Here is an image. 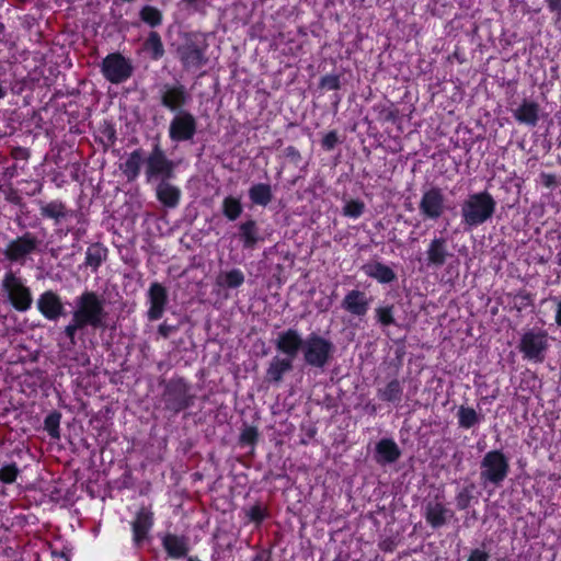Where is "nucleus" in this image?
I'll list each match as a JSON object with an SVG mask.
<instances>
[{"instance_id": "5701e85b", "label": "nucleus", "mask_w": 561, "mask_h": 561, "mask_svg": "<svg viewBox=\"0 0 561 561\" xmlns=\"http://www.w3.org/2000/svg\"><path fill=\"white\" fill-rule=\"evenodd\" d=\"M364 273L377 279L379 283H390L394 279L393 271L379 262L369 263L363 266Z\"/></svg>"}, {"instance_id": "c03bdc74", "label": "nucleus", "mask_w": 561, "mask_h": 561, "mask_svg": "<svg viewBox=\"0 0 561 561\" xmlns=\"http://www.w3.org/2000/svg\"><path fill=\"white\" fill-rule=\"evenodd\" d=\"M257 432L254 427H245L241 433V442L253 444L256 439Z\"/></svg>"}, {"instance_id": "37998d69", "label": "nucleus", "mask_w": 561, "mask_h": 561, "mask_svg": "<svg viewBox=\"0 0 561 561\" xmlns=\"http://www.w3.org/2000/svg\"><path fill=\"white\" fill-rule=\"evenodd\" d=\"M339 141V138H337V134L335 131H330L328 133L323 139H322V146L323 148H325L327 150H331L335 147V145L337 144Z\"/></svg>"}, {"instance_id": "9d476101", "label": "nucleus", "mask_w": 561, "mask_h": 561, "mask_svg": "<svg viewBox=\"0 0 561 561\" xmlns=\"http://www.w3.org/2000/svg\"><path fill=\"white\" fill-rule=\"evenodd\" d=\"M421 213L431 219H437L445 210V198L443 192L437 187H432L424 192L420 202Z\"/></svg>"}, {"instance_id": "a211bd4d", "label": "nucleus", "mask_w": 561, "mask_h": 561, "mask_svg": "<svg viewBox=\"0 0 561 561\" xmlns=\"http://www.w3.org/2000/svg\"><path fill=\"white\" fill-rule=\"evenodd\" d=\"M400 455L401 451L392 439L383 438L376 445V461L380 465L392 463Z\"/></svg>"}, {"instance_id": "09e8293b", "label": "nucleus", "mask_w": 561, "mask_h": 561, "mask_svg": "<svg viewBox=\"0 0 561 561\" xmlns=\"http://www.w3.org/2000/svg\"><path fill=\"white\" fill-rule=\"evenodd\" d=\"M541 178H542L543 184L546 186H551L552 184H554L556 179H554L553 175H551V174H542Z\"/></svg>"}, {"instance_id": "c85d7f7f", "label": "nucleus", "mask_w": 561, "mask_h": 561, "mask_svg": "<svg viewBox=\"0 0 561 561\" xmlns=\"http://www.w3.org/2000/svg\"><path fill=\"white\" fill-rule=\"evenodd\" d=\"M458 423L461 427L470 428L481 421L474 409L461 405L458 410Z\"/></svg>"}, {"instance_id": "f3484780", "label": "nucleus", "mask_w": 561, "mask_h": 561, "mask_svg": "<svg viewBox=\"0 0 561 561\" xmlns=\"http://www.w3.org/2000/svg\"><path fill=\"white\" fill-rule=\"evenodd\" d=\"M180 58L187 69H198L205 62L204 50L194 43H187L179 49Z\"/></svg>"}, {"instance_id": "6e6552de", "label": "nucleus", "mask_w": 561, "mask_h": 561, "mask_svg": "<svg viewBox=\"0 0 561 561\" xmlns=\"http://www.w3.org/2000/svg\"><path fill=\"white\" fill-rule=\"evenodd\" d=\"M146 175L147 180L152 179H169L172 176L174 164L167 159L163 151L157 146L150 156L146 159Z\"/></svg>"}, {"instance_id": "7c9ffc66", "label": "nucleus", "mask_w": 561, "mask_h": 561, "mask_svg": "<svg viewBox=\"0 0 561 561\" xmlns=\"http://www.w3.org/2000/svg\"><path fill=\"white\" fill-rule=\"evenodd\" d=\"M401 394L402 388L398 380H392L385 388L378 390L379 398L385 401H399Z\"/></svg>"}, {"instance_id": "4be33fe9", "label": "nucleus", "mask_w": 561, "mask_h": 561, "mask_svg": "<svg viewBox=\"0 0 561 561\" xmlns=\"http://www.w3.org/2000/svg\"><path fill=\"white\" fill-rule=\"evenodd\" d=\"M450 515V511L439 502H430L426 506V520L433 527L444 525Z\"/></svg>"}, {"instance_id": "e433bc0d", "label": "nucleus", "mask_w": 561, "mask_h": 561, "mask_svg": "<svg viewBox=\"0 0 561 561\" xmlns=\"http://www.w3.org/2000/svg\"><path fill=\"white\" fill-rule=\"evenodd\" d=\"M42 214L48 218L59 219L65 216V207L59 202H51L42 207Z\"/></svg>"}, {"instance_id": "2f4dec72", "label": "nucleus", "mask_w": 561, "mask_h": 561, "mask_svg": "<svg viewBox=\"0 0 561 561\" xmlns=\"http://www.w3.org/2000/svg\"><path fill=\"white\" fill-rule=\"evenodd\" d=\"M145 50L153 58L159 59L163 55V45L160 36L156 32H151L145 43Z\"/></svg>"}, {"instance_id": "393cba45", "label": "nucleus", "mask_w": 561, "mask_h": 561, "mask_svg": "<svg viewBox=\"0 0 561 561\" xmlns=\"http://www.w3.org/2000/svg\"><path fill=\"white\" fill-rule=\"evenodd\" d=\"M180 196V190L168 182L163 181L157 187V197L167 207H175L179 204Z\"/></svg>"}, {"instance_id": "aec40b11", "label": "nucleus", "mask_w": 561, "mask_h": 561, "mask_svg": "<svg viewBox=\"0 0 561 561\" xmlns=\"http://www.w3.org/2000/svg\"><path fill=\"white\" fill-rule=\"evenodd\" d=\"M151 526L152 514L145 508L140 510L133 523L134 541L136 545H139L146 538Z\"/></svg>"}, {"instance_id": "49530a36", "label": "nucleus", "mask_w": 561, "mask_h": 561, "mask_svg": "<svg viewBox=\"0 0 561 561\" xmlns=\"http://www.w3.org/2000/svg\"><path fill=\"white\" fill-rule=\"evenodd\" d=\"M250 518L255 522H261L264 518V512L260 506H254L250 510Z\"/></svg>"}, {"instance_id": "a19ab883", "label": "nucleus", "mask_w": 561, "mask_h": 561, "mask_svg": "<svg viewBox=\"0 0 561 561\" xmlns=\"http://www.w3.org/2000/svg\"><path fill=\"white\" fill-rule=\"evenodd\" d=\"M102 261L101 250L89 249L87 253V264L92 267H98Z\"/></svg>"}, {"instance_id": "2eb2a0df", "label": "nucleus", "mask_w": 561, "mask_h": 561, "mask_svg": "<svg viewBox=\"0 0 561 561\" xmlns=\"http://www.w3.org/2000/svg\"><path fill=\"white\" fill-rule=\"evenodd\" d=\"M370 299L359 290H351L343 299L342 307L350 313L363 317L367 313Z\"/></svg>"}, {"instance_id": "423d86ee", "label": "nucleus", "mask_w": 561, "mask_h": 561, "mask_svg": "<svg viewBox=\"0 0 561 561\" xmlns=\"http://www.w3.org/2000/svg\"><path fill=\"white\" fill-rule=\"evenodd\" d=\"M548 348V335L540 330H529L520 339L519 350L524 358L535 363H541L545 359V353Z\"/></svg>"}, {"instance_id": "f8f14e48", "label": "nucleus", "mask_w": 561, "mask_h": 561, "mask_svg": "<svg viewBox=\"0 0 561 561\" xmlns=\"http://www.w3.org/2000/svg\"><path fill=\"white\" fill-rule=\"evenodd\" d=\"M304 342L305 340L301 339L298 331L289 329L278 334L276 347L286 354L288 356L287 358L293 359L297 355L298 351L300 348L302 350Z\"/></svg>"}, {"instance_id": "ddd939ff", "label": "nucleus", "mask_w": 561, "mask_h": 561, "mask_svg": "<svg viewBox=\"0 0 561 561\" xmlns=\"http://www.w3.org/2000/svg\"><path fill=\"white\" fill-rule=\"evenodd\" d=\"M37 308L48 320L58 319L64 310L59 296L51 290L45 291L39 296L37 300Z\"/></svg>"}, {"instance_id": "f704fd0d", "label": "nucleus", "mask_w": 561, "mask_h": 561, "mask_svg": "<svg viewBox=\"0 0 561 561\" xmlns=\"http://www.w3.org/2000/svg\"><path fill=\"white\" fill-rule=\"evenodd\" d=\"M365 210V204L358 199L347 201L343 207V214L350 218H358Z\"/></svg>"}, {"instance_id": "4c0bfd02", "label": "nucleus", "mask_w": 561, "mask_h": 561, "mask_svg": "<svg viewBox=\"0 0 561 561\" xmlns=\"http://www.w3.org/2000/svg\"><path fill=\"white\" fill-rule=\"evenodd\" d=\"M59 423L60 415L58 413H51L45 419V430L51 438H59Z\"/></svg>"}, {"instance_id": "f03ea898", "label": "nucleus", "mask_w": 561, "mask_h": 561, "mask_svg": "<svg viewBox=\"0 0 561 561\" xmlns=\"http://www.w3.org/2000/svg\"><path fill=\"white\" fill-rule=\"evenodd\" d=\"M495 205V201L486 192L469 195L461 206L463 224L469 227L484 224L492 217Z\"/></svg>"}, {"instance_id": "bb28decb", "label": "nucleus", "mask_w": 561, "mask_h": 561, "mask_svg": "<svg viewBox=\"0 0 561 561\" xmlns=\"http://www.w3.org/2000/svg\"><path fill=\"white\" fill-rule=\"evenodd\" d=\"M244 283V274L238 268L222 272L217 277V284L226 288H238Z\"/></svg>"}, {"instance_id": "3c124183", "label": "nucleus", "mask_w": 561, "mask_h": 561, "mask_svg": "<svg viewBox=\"0 0 561 561\" xmlns=\"http://www.w3.org/2000/svg\"><path fill=\"white\" fill-rule=\"evenodd\" d=\"M556 322H557L558 325L561 327V301L558 304L557 314H556Z\"/></svg>"}, {"instance_id": "f257e3e1", "label": "nucleus", "mask_w": 561, "mask_h": 561, "mask_svg": "<svg viewBox=\"0 0 561 561\" xmlns=\"http://www.w3.org/2000/svg\"><path fill=\"white\" fill-rule=\"evenodd\" d=\"M105 316L104 301L95 293L85 291L76 298L72 321L65 328V333L75 344L78 330L85 327H103Z\"/></svg>"}, {"instance_id": "58836bf2", "label": "nucleus", "mask_w": 561, "mask_h": 561, "mask_svg": "<svg viewBox=\"0 0 561 561\" xmlns=\"http://www.w3.org/2000/svg\"><path fill=\"white\" fill-rule=\"evenodd\" d=\"M19 474V469L15 465H7L0 469V480L3 483H12Z\"/></svg>"}, {"instance_id": "1a4fd4ad", "label": "nucleus", "mask_w": 561, "mask_h": 561, "mask_svg": "<svg viewBox=\"0 0 561 561\" xmlns=\"http://www.w3.org/2000/svg\"><path fill=\"white\" fill-rule=\"evenodd\" d=\"M195 131L196 121L188 112H179L170 123L169 135L173 141L190 140Z\"/></svg>"}, {"instance_id": "79ce46f5", "label": "nucleus", "mask_w": 561, "mask_h": 561, "mask_svg": "<svg viewBox=\"0 0 561 561\" xmlns=\"http://www.w3.org/2000/svg\"><path fill=\"white\" fill-rule=\"evenodd\" d=\"M321 87L328 90H337L340 88V79L337 76H325L321 79Z\"/></svg>"}, {"instance_id": "0eeeda50", "label": "nucleus", "mask_w": 561, "mask_h": 561, "mask_svg": "<svg viewBox=\"0 0 561 561\" xmlns=\"http://www.w3.org/2000/svg\"><path fill=\"white\" fill-rule=\"evenodd\" d=\"M131 72L130 62L119 54H111L102 62V73L111 83L118 84L126 81Z\"/></svg>"}, {"instance_id": "6ab92c4d", "label": "nucleus", "mask_w": 561, "mask_h": 561, "mask_svg": "<svg viewBox=\"0 0 561 561\" xmlns=\"http://www.w3.org/2000/svg\"><path fill=\"white\" fill-rule=\"evenodd\" d=\"M186 100L187 95L182 85L165 87L161 95L162 104L171 111L180 108Z\"/></svg>"}, {"instance_id": "603ef678", "label": "nucleus", "mask_w": 561, "mask_h": 561, "mask_svg": "<svg viewBox=\"0 0 561 561\" xmlns=\"http://www.w3.org/2000/svg\"><path fill=\"white\" fill-rule=\"evenodd\" d=\"M190 3H197L199 0H186Z\"/></svg>"}, {"instance_id": "c9c22d12", "label": "nucleus", "mask_w": 561, "mask_h": 561, "mask_svg": "<svg viewBox=\"0 0 561 561\" xmlns=\"http://www.w3.org/2000/svg\"><path fill=\"white\" fill-rule=\"evenodd\" d=\"M141 20L150 26H156L161 23V13L158 9L147 5L140 12Z\"/></svg>"}, {"instance_id": "412c9836", "label": "nucleus", "mask_w": 561, "mask_h": 561, "mask_svg": "<svg viewBox=\"0 0 561 561\" xmlns=\"http://www.w3.org/2000/svg\"><path fill=\"white\" fill-rule=\"evenodd\" d=\"M426 253L430 264L435 266L444 265L448 256L446 240L444 238L433 239Z\"/></svg>"}, {"instance_id": "c756f323", "label": "nucleus", "mask_w": 561, "mask_h": 561, "mask_svg": "<svg viewBox=\"0 0 561 561\" xmlns=\"http://www.w3.org/2000/svg\"><path fill=\"white\" fill-rule=\"evenodd\" d=\"M163 545L168 553L172 557L179 558L186 553L185 542L176 536H167Z\"/></svg>"}, {"instance_id": "8fccbe9b", "label": "nucleus", "mask_w": 561, "mask_h": 561, "mask_svg": "<svg viewBox=\"0 0 561 561\" xmlns=\"http://www.w3.org/2000/svg\"><path fill=\"white\" fill-rule=\"evenodd\" d=\"M159 332H160L161 335L168 336L169 332H170V328L168 325H165V324H161L159 327Z\"/></svg>"}, {"instance_id": "dca6fc26", "label": "nucleus", "mask_w": 561, "mask_h": 561, "mask_svg": "<svg viewBox=\"0 0 561 561\" xmlns=\"http://www.w3.org/2000/svg\"><path fill=\"white\" fill-rule=\"evenodd\" d=\"M36 248V240L30 236H24L12 241L5 251V255L12 261H22Z\"/></svg>"}, {"instance_id": "b1692460", "label": "nucleus", "mask_w": 561, "mask_h": 561, "mask_svg": "<svg viewBox=\"0 0 561 561\" xmlns=\"http://www.w3.org/2000/svg\"><path fill=\"white\" fill-rule=\"evenodd\" d=\"M144 162L145 160L140 150H135L127 157L125 162L121 165V169L128 181H134L138 178Z\"/></svg>"}, {"instance_id": "4468645a", "label": "nucleus", "mask_w": 561, "mask_h": 561, "mask_svg": "<svg viewBox=\"0 0 561 561\" xmlns=\"http://www.w3.org/2000/svg\"><path fill=\"white\" fill-rule=\"evenodd\" d=\"M513 116L519 124L534 127L540 119V105L535 101L525 99L513 111Z\"/></svg>"}, {"instance_id": "20e7f679", "label": "nucleus", "mask_w": 561, "mask_h": 561, "mask_svg": "<svg viewBox=\"0 0 561 561\" xmlns=\"http://www.w3.org/2000/svg\"><path fill=\"white\" fill-rule=\"evenodd\" d=\"M508 460L503 453L492 450L481 461V479L485 482L500 484L507 477Z\"/></svg>"}, {"instance_id": "72a5a7b5", "label": "nucleus", "mask_w": 561, "mask_h": 561, "mask_svg": "<svg viewBox=\"0 0 561 561\" xmlns=\"http://www.w3.org/2000/svg\"><path fill=\"white\" fill-rule=\"evenodd\" d=\"M241 238L245 248H252L257 241L254 221H247L240 226Z\"/></svg>"}, {"instance_id": "de8ad7c7", "label": "nucleus", "mask_w": 561, "mask_h": 561, "mask_svg": "<svg viewBox=\"0 0 561 561\" xmlns=\"http://www.w3.org/2000/svg\"><path fill=\"white\" fill-rule=\"evenodd\" d=\"M548 7L551 11H558L561 13V0H547Z\"/></svg>"}, {"instance_id": "cd10ccee", "label": "nucleus", "mask_w": 561, "mask_h": 561, "mask_svg": "<svg viewBox=\"0 0 561 561\" xmlns=\"http://www.w3.org/2000/svg\"><path fill=\"white\" fill-rule=\"evenodd\" d=\"M249 196L253 204L266 206L272 201V191L268 184L259 183L249 190Z\"/></svg>"}, {"instance_id": "7ed1b4c3", "label": "nucleus", "mask_w": 561, "mask_h": 561, "mask_svg": "<svg viewBox=\"0 0 561 561\" xmlns=\"http://www.w3.org/2000/svg\"><path fill=\"white\" fill-rule=\"evenodd\" d=\"M333 351V344L318 334H310L304 342V358L308 365L313 367H323Z\"/></svg>"}, {"instance_id": "9b49d317", "label": "nucleus", "mask_w": 561, "mask_h": 561, "mask_svg": "<svg viewBox=\"0 0 561 561\" xmlns=\"http://www.w3.org/2000/svg\"><path fill=\"white\" fill-rule=\"evenodd\" d=\"M148 318L159 320L165 310L168 304L167 289L159 283H152L148 290Z\"/></svg>"}, {"instance_id": "39448f33", "label": "nucleus", "mask_w": 561, "mask_h": 561, "mask_svg": "<svg viewBox=\"0 0 561 561\" xmlns=\"http://www.w3.org/2000/svg\"><path fill=\"white\" fill-rule=\"evenodd\" d=\"M2 286L16 310L26 311L31 308L33 301L31 290L20 277L9 272L2 280Z\"/></svg>"}, {"instance_id": "a878e982", "label": "nucleus", "mask_w": 561, "mask_h": 561, "mask_svg": "<svg viewBox=\"0 0 561 561\" xmlns=\"http://www.w3.org/2000/svg\"><path fill=\"white\" fill-rule=\"evenodd\" d=\"M293 359L275 357L267 369V377L273 381H279L283 375L291 369Z\"/></svg>"}, {"instance_id": "a18cd8bd", "label": "nucleus", "mask_w": 561, "mask_h": 561, "mask_svg": "<svg viewBox=\"0 0 561 561\" xmlns=\"http://www.w3.org/2000/svg\"><path fill=\"white\" fill-rule=\"evenodd\" d=\"M489 554L485 551H482L480 549H474L469 558L468 561H488Z\"/></svg>"}, {"instance_id": "ea45409f", "label": "nucleus", "mask_w": 561, "mask_h": 561, "mask_svg": "<svg viewBox=\"0 0 561 561\" xmlns=\"http://www.w3.org/2000/svg\"><path fill=\"white\" fill-rule=\"evenodd\" d=\"M378 321L383 325H389L393 322L392 307H379L376 309Z\"/></svg>"}, {"instance_id": "473e14b6", "label": "nucleus", "mask_w": 561, "mask_h": 561, "mask_svg": "<svg viewBox=\"0 0 561 561\" xmlns=\"http://www.w3.org/2000/svg\"><path fill=\"white\" fill-rule=\"evenodd\" d=\"M222 210L229 220H236L242 211L240 201L231 196L226 197L222 203Z\"/></svg>"}]
</instances>
